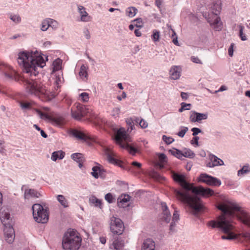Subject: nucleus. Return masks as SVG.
Wrapping results in <instances>:
<instances>
[{"label": "nucleus", "mask_w": 250, "mask_h": 250, "mask_svg": "<svg viewBox=\"0 0 250 250\" xmlns=\"http://www.w3.org/2000/svg\"><path fill=\"white\" fill-rule=\"evenodd\" d=\"M222 214L218 216L216 221L212 220L208 222V226L212 228H218L224 233L221 236L223 240H233L239 236L250 241V232L244 231L236 234L233 230L235 226L232 224L231 218L236 217L244 224L250 227V213L240 207L236 202L228 199H225L217 206Z\"/></svg>", "instance_id": "1"}, {"label": "nucleus", "mask_w": 250, "mask_h": 250, "mask_svg": "<svg viewBox=\"0 0 250 250\" xmlns=\"http://www.w3.org/2000/svg\"><path fill=\"white\" fill-rule=\"evenodd\" d=\"M172 177L174 180L178 182L183 188L182 190H174L176 198L188 206L193 210V214L203 210L204 209V206L202 202L196 195H190V191H191L196 195L208 197L214 194V191L210 188H205L201 186L194 187L192 184L186 181L185 176L182 174L173 173Z\"/></svg>", "instance_id": "2"}, {"label": "nucleus", "mask_w": 250, "mask_h": 250, "mask_svg": "<svg viewBox=\"0 0 250 250\" xmlns=\"http://www.w3.org/2000/svg\"><path fill=\"white\" fill-rule=\"evenodd\" d=\"M0 70L7 80L18 81L22 84L27 92L37 96H43L45 100L50 101L56 95L55 91H50L39 81L32 78L28 79L27 76L21 77L10 65L2 63Z\"/></svg>", "instance_id": "3"}, {"label": "nucleus", "mask_w": 250, "mask_h": 250, "mask_svg": "<svg viewBox=\"0 0 250 250\" xmlns=\"http://www.w3.org/2000/svg\"><path fill=\"white\" fill-rule=\"evenodd\" d=\"M17 61L24 72L31 77L37 76L39 73V68L45 65L43 58L38 51L20 52Z\"/></svg>", "instance_id": "4"}, {"label": "nucleus", "mask_w": 250, "mask_h": 250, "mask_svg": "<svg viewBox=\"0 0 250 250\" xmlns=\"http://www.w3.org/2000/svg\"><path fill=\"white\" fill-rule=\"evenodd\" d=\"M82 238L74 229H69L63 235L62 247L65 250H78L81 246Z\"/></svg>", "instance_id": "5"}, {"label": "nucleus", "mask_w": 250, "mask_h": 250, "mask_svg": "<svg viewBox=\"0 0 250 250\" xmlns=\"http://www.w3.org/2000/svg\"><path fill=\"white\" fill-rule=\"evenodd\" d=\"M115 139L117 145L121 148L126 149L130 154L134 155L137 152L136 144H129L132 142V139L124 128L121 127L117 130Z\"/></svg>", "instance_id": "6"}, {"label": "nucleus", "mask_w": 250, "mask_h": 250, "mask_svg": "<svg viewBox=\"0 0 250 250\" xmlns=\"http://www.w3.org/2000/svg\"><path fill=\"white\" fill-rule=\"evenodd\" d=\"M220 10L221 7L219 4H214L213 6L211 13L208 14V17L206 13L203 15L207 19L210 25L216 31H220L222 29V22L220 17L217 16Z\"/></svg>", "instance_id": "7"}, {"label": "nucleus", "mask_w": 250, "mask_h": 250, "mask_svg": "<svg viewBox=\"0 0 250 250\" xmlns=\"http://www.w3.org/2000/svg\"><path fill=\"white\" fill-rule=\"evenodd\" d=\"M32 209L34 219L37 222L43 224L48 221L49 217L48 210L44 209L40 204H34Z\"/></svg>", "instance_id": "8"}, {"label": "nucleus", "mask_w": 250, "mask_h": 250, "mask_svg": "<svg viewBox=\"0 0 250 250\" xmlns=\"http://www.w3.org/2000/svg\"><path fill=\"white\" fill-rule=\"evenodd\" d=\"M92 110L85 106L76 103L71 109L72 117L77 120H80L85 116L91 115Z\"/></svg>", "instance_id": "9"}, {"label": "nucleus", "mask_w": 250, "mask_h": 250, "mask_svg": "<svg viewBox=\"0 0 250 250\" xmlns=\"http://www.w3.org/2000/svg\"><path fill=\"white\" fill-rule=\"evenodd\" d=\"M124 229V226L122 220L114 216L110 218V230L112 233L120 235Z\"/></svg>", "instance_id": "10"}, {"label": "nucleus", "mask_w": 250, "mask_h": 250, "mask_svg": "<svg viewBox=\"0 0 250 250\" xmlns=\"http://www.w3.org/2000/svg\"><path fill=\"white\" fill-rule=\"evenodd\" d=\"M198 181L206 183L208 186L219 187L221 184V181L219 179L208 175L206 173H202L198 178Z\"/></svg>", "instance_id": "11"}, {"label": "nucleus", "mask_w": 250, "mask_h": 250, "mask_svg": "<svg viewBox=\"0 0 250 250\" xmlns=\"http://www.w3.org/2000/svg\"><path fill=\"white\" fill-rule=\"evenodd\" d=\"M69 134L75 137L76 139L83 142H87L92 140L91 137L86 133L76 129H71L69 130Z\"/></svg>", "instance_id": "12"}, {"label": "nucleus", "mask_w": 250, "mask_h": 250, "mask_svg": "<svg viewBox=\"0 0 250 250\" xmlns=\"http://www.w3.org/2000/svg\"><path fill=\"white\" fill-rule=\"evenodd\" d=\"M208 118V113L197 112L194 110H191L189 112V120L191 123H201L203 120H207Z\"/></svg>", "instance_id": "13"}, {"label": "nucleus", "mask_w": 250, "mask_h": 250, "mask_svg": "<svg viewBox=\"0 0 250 250\" xmlns=\"http://www.w3.org/2000/svg\"><path fill=\"white\" fill-rule=\"evenodd\" d=\"M4 234L6 241L9 243H12L15 238V231L13 228L12 223H8L3 225Z\"/></svg>", "instance_id": "14"}, {"label": "nucleus", "mask_w": 250, "mask_h": 250, "mask_svg": "<svg viewBox=\"0 0 250 250\" xmlns=\"http://www.w3.org/2000/svg\"><path fill=\"white\" fill-rule=\"evenodd\" d=\"M162 213L161 214V219L162 221L168 223L170 222L171 215L166 203H161Z\"/></svg>", "instance_id": "15"}, {"label": "nucleus", "mask_w": 250, "mask_h": 250, "mask_svg": "<svg viewBox=\"0 0 250 250\" xmlns=\"http://www.w3.org/2000/svg\"><path fill=\"white\" fill-rule=\"evenodd\" d=\"M209 159L210 162L207 164V167H214L224 165V163L222 160L213 154H210L209 155Z\"/></svg>", "instance_id": "16"}, {"label": "nucleus", "mask_w": 250, "mask_h": 250, "mask_svg": "<svg viewBox=\"0 0 250 250\" xmlns=\"http://www.w3.org/2000/svg\"><path fill=\"white\" fill-rule=\"evenodd\" d=\"M0 219L3 225H6L8 223H12L8 209L2 208L0 209Z\"/></svg>", "instance_id": "17"}, {"label": "nucleus", "mask_w": 250, "mask_h": 250, "mask_svg": "<svg viewBox=\"0 0 250 250\" xmlns=\"http://www.w3.org/2000/svg\"><path fill=\"white\" fill-rule=\"evenodd\" d=\"M88 69L89 67L87 64H83L81 66L78 74L79 79L84 82L87 81L88 79Z\"/></svg>", "instance_id": "18"}, {"label": "nucleus", "mask_w": 250, "mask_h": 250, "mask_svg": "<svg viewBox=\"0 0 250 250\" xmlns=\"http://www.w3.org/2000/svg\"><path fill=\"white\" fill-rule=\"evenodd\" d=\"M78 11L81 16V21L83 22H88L91 20V17L86 11L85 8L82 5H78Z\"/></svg>", "instance_id": "19"}, {"label": "nucleus", "mask_w": 250, "mask_h": 250, "mask_svg": "<svg viewBox=\"0 0 250 250\" xmlns=\"http://www.w3.org/2000/svg\"><path fill=\"white\" fill-rule=\"evenodd\" d=\"M41 194L34 189H25L24 192V197L25 200H29L33 198H39Z\"/></svg>", "instance_id": "20"}, {"label": "nucleus", "mask_w": 250, "mask_h": 250, "mask_svg": "<svg viewBox=\"0 0 250 250\" xmlns=\"http://www.w3.org/2000/svg\"><path fill=\"white\" fill-rule=\"evenodd\" d=\"M105 154L106 156L108 161L110 163L121 167L120 164L121 162L119 161L114 157L115 154L112 151L109 149H106L105 151Z\"/></svg>", "instance_id": "21"}, {"label": "nucleus", "mask_w": 250, "mask_h": 250, "mask_svg": "<svg viewBox=\"0 0 250 250\" xmlns=\"http://www.w3.org/2000/svg\"><path fill=\"white\" fill-rule=\"evenodd\" d=\"M91 175L96 179L99 177L104 178L105 177V171L100 166H94L92 168Z\"/></svg>", "instance_id": "22"}, {"label": "nucleus", "mask_w": 250, "mask_h": 250, "mask_svg": "<svg viewBox=\"0 0 250 250\" xmlns=\"http://www.w3.org/2000/svg\"><path fill=\"white\" fill-rule=\"evenodd\" d=\"M182 69L179 66H172L169 71L170 78L173 80L179 79L181 74Z\"/></svg>", "instance_id": "23"}, {"label": "nucleus", "mask_w": 250, "mask_h": 250, "mask_svg": "<svg viewBox=\"0 0 250 250\" xmlns=\"http://www.w3.org/2000/svg\"><path fill=\"white\" fill-rule=\"evenodd\" d=\"M155 244L154 241L151 239L145 240L142 246V250H155Z\"/></svg>", "instance_id": "24"}, {"label": "nucleus", "mask_w": 250, "mask_h": 250, "mask_svg": "<svg viewBox=\"0 0 250 250\" xmlns=\"http://www.w3.org/2000/svg\"><path fill=\"white\" fill-rule=\"evenodd\" d=\"M51 124L59 127L62 126L64 125L65 121L64 117L62 116H56L52 117L50 119Z\"/></svg>", "instance_id": "25"}, {"label": "nucleus", "mask_w": 250, "mask_h": 250, "mask_svg": "<svg viewBox=\"0 0 250 250\" xmlns=\"http://www.w3.org/2000/svg\"><path fill=\"white\" fill-rule=\"evenodd\" d=\"M124 247V242L121 238L117 237L115 239L110 248L115 250H123Z\"/></svg>", "instance_id": "26"}, {"label": "nucleus", "mask_w": 250, "mask_h": 250, "mask_svg": "<svg viewBox=\"0 0 250 250\" xmlns=\"http://www.w3.org/2000/svg\"><path fill=\"white\" fill-rule=\"evenodd\" d=\"M131 197L127 194L122 195L118 199V205L120 208H125L130 201Z\"/></svg>", "instance_id": "27"}, {"label": "nucleus", "mask_w": 250, "mask_h": 250, "mask_svg": "<svg viewBox=\"0 0 250 250\" xmlns=\"http://www.w3.org/2000/svg\"><path fill=\"white\" fill-rule=\"evenodd\" d=\"M180 219V215L179 211L177 210H175L173 214V217L172 218V222L170 223L169 229L171 231L173 232L174 231V228L176 226V223L178 222Z\"/></svg>", "instance_id": "28"}, {"label": "nucleus", "mask_w": 250, "mask_h": 250, "mask_svg": "<svg viewBox=\"0 0 250 250\" xmlns=\"http://www.w3.org/2000/svg\"><path fill=\"white\" fill-rule=\"evenodd\" d=\"M64 155L65 153L62 150L54 151L52 154L51 159L53 161L55 162L58 159H62L64 158Z\"/></svg>", "instance_id": "29"}, {"label": "nucleus", "mask_w": 250, "mask_h": 250, "mask_svg": "<svg viewBox=\"0 0 250 250\" xmlns=\"http://www.w3.org/2000/svg\"><path fill=\"white\" fill-rule=\"evenodd\" d=\"M168 29L169 31V34H171L170 37L172 39L173 43L177 46H179L180 44L178 41V38L176 35V32L174 31L173 29H172L170 26H168Z\"/></svg>", "instance_id": "30"}, {"label": "nucleus", "mask_w": 250, "mask_h": 250, "mask_svg": "<svg viewBox=\"0 0 250 250\" xmlns=\"http://www.w3.org/2000/svg\"><path fill=\"white\" fill-rule=\"evenodd\" d=\"M138 12L137 9L133 6L127 7L125 9V14L129 18L134 17Z\"/></svg>", "instance_id": "31"}, {"label": "nucleus", "mask_w": 250, "mask_h": 250, "mask_svg": "<svg viewBox=\"0 0 250 250\" xmlns=\"http://www.w3.org/2000/svg\"><path fill=\"white\" fill-rule=\"evenodd\" d=\"M57 201L63 207L67 208L69 206V203L65 197L62 195H58L57 196Z\"/></svg>", "instance_id": "32"}, {"label": "nucleus", "mask_w": 250, "mask_h": 250, "mask_svg": "<svg viewBox=\"0 0 250 250\" xmlns=\"http://www.w3.org/2000/svg\"><path fill=\"white\" fill-rule=\"evenodd\" d=\"M62 60L59 58L56 59L53 62V72L62 69Z\"/></svg>", "instance_id": "33"}, {"label": "nucleus", "mask_w": 250, "mask_h": 250, "mask_svg": "<svg viewBox=\"0 0 250 250\" xmlns=\"http://www.w3.org/2000/svg\"><path fill=\"white\" fill-rule=\"evenodd\" d=\"M71 158L76 162H83L84 161L83 155L80 153H74L72 154Z\"/></svg>", "instance_id": "34"}, {"label": "nucleus", "mask_w": 250, "mask_h": 250, "mask_svg": "<svg viewBox=\"0 0 250 250\" xmlns=\"http://www.w3.org/2000/svg\"><path fill=\"white\" fill-rule=\"evenodd\" d=\"M90 203L95 207H99V208H102V202L101 201L98 199H97L95 196H92L89 198Z\"/></svg>", "instance_id": "35"}, {"label": "nucleus", "mask_w": 250, "mask_h": 250, "mask_svg": "<svg viewBox=\"0 0 250 250\" xmlns=\"http://www.w3.org/2000/svg\"><path fill=\"white\" fill-rule=\"evenodd\" d=\"M48 21L49 27L53 30H56L59 28L60 24L57 21L53 19L48 18Z\"/></svg>", "instance_id": "36"}, {"label": "nucleus", "mask_w": 250, "mask_h": 250, "mask_svg": "<svg viewBox=\"0 0 250 250\" xmlns=\"http://www.w3.org/2000/svg\"><path fill=\"white\" fill-rule=\"evenodd\" d=\"M169 151L172 155L176 157L178 159H182L183 157L182 152L177 149L173 148L172 149H170Z\"/></svg>", "instance_id": "37"}, {"label": "nucleus", "mask_w": 250, "mask_h": 250, "mask_svg": "<svg viewBox=\"0 0 250 250\" xmlns=\"http://www.w3.org/2000/svg\"><path fill=\"white\" fill-rule=\"evenodd\" d=\"M180 131L176 134L179 137L183 138L188 131V128L187 126H181L180 127Z\"/></svg>", "instance_id": "38"}, {"label": "nucleus", "mask_w": 250, "mask_h": 250, "mask_svg": "<svg viewBox=\"0 0 250 250\" xmlns=\"http://www.w3.org/2000/svg\"><path fill=\"white\" fill-rule=\"evenodd\" d=\"M183 156L188 158H193L195 156L194 153L189 149H185L182 152Z\"/></svg>", "instance_id": "39"}, {"label": "nucleus", "mask_w": 250, "mask_h": 250, "mask_svg": "<svg viewBox=\"0 0 250 250\" xmlns=\"http://www.w3.org/2000/svg\"><path fill=\"white\" fill-rule=\"evenodd\" d=\"M160 32L157 30H153V34L151 35V39L154 42H159L160 40Z\"/></svg>", "instance_id": "40"}, {"label": "nucleus", "mask_w": 250, "mask_h": 250, "mask_svg": "<svg viewBox=\"0 0 250 250\" xmlns=\"http://www.w3.org/2000/svg\"><path fill=\"white\" fill-rule=\"evenodd\" d=\"M49 28L48 18L43 20L41 24V29L42 31H46Z\"/></svg>", "instance_id": "41"}, {"label": "nucleus", "mask_w": 250, "mask_h": 250, "mask_svg": "<svg viewBox=\"0 0 250 250\" xmlns=\"http://www.w3.org/2000/svg\"><path fill=\"white\" fill-rule=\"evenodd\" d=\"M181 105V107L179 109V112H182L184 110H190L191 107L190 104H187L184 102L182 103Z\"/></svg>", "instance_id": "42"}, {"label": "nucleus", "mask_w": 250, "mask_h": 250, "mask_svg": "<svg viewBox=\"0 0 250 250\" xmlns=\"http://www.w3.org/2000/svg\"><path fill=\"white\" fill-rule=\"evenodd\" d=\"M80 100L83 102H87L89 101V94L86 92H83L79 95Z\"/></svg>", "instance_id": "43"}, {"label": "nucleus", "mask_w": 250, "mask_h": 250, "mask_svg": "<svg viewBox=\"0 0 250 250\" xmlns=\"http://www.w3.org/2000/svg\"><path fill=\"white\" fill-rule=\"evenodd\" d=\"M238 27L239 28V36L241 39L243 41H246L247 40V38L246 35L243 33V30L244 28V26L240 24L238 25Z\"/></svg>", "instance_id": "44"}, {"label": "nucleus", "mask_w": 250, "mask_h": 250, "mask_svg": "<svg viewBox=\"0 0 250 250\" xmlns=\"http://www.w3.org/2000/svg\"><path fill=\"white\" fill-rule=\"evenodd\" d=\"M20 105L21 109L23 110L30 109L31 107V104L28 102H21L20 103Z\"/></svg>", "instance_id": "45"}, {"label": "nucleus", "mask_w": 250, "mask_h": 250, "mask_svg": "<svg viewBox=\"0 0 250 250\" xmlns=\"http://www.w3.org/2000/svg\"><path fill=\"white\" fill-rule=\"evenodd\" d=\"M135 121L136 123H139L140 126L142 128H146L148 126L147 123L144 119L140 120L139 118H137Z\"/></svg>", "instance_id": "46"}, {"label": "nucleus", "mask_w": 250, "mask_h": 250, "mask_svg": "<svg viewBox=\"0 0 250 250\" xmlns=\"http://www.w3.org/2000/svg\"><path fill=\"white\" fill-rule=\"evenodd\" d=\"M120 113V108L119 107H114L111 111V116L114 118L119 117Z\"/></svg>", "instance_id": "47"}, {"label": "nucleus", "mask_w": 250, "mask_h": 250, "mask_svg": "<svg viewBox=\"0 0 250 250\" xmlns=\"http://www.w3.org/2000/svg\"><path fill=\"white\" fill-rule=\"evenodd\" d=\"M250 171V168L248 166H245L238 171V175H243Z\"/></svg>", "instance_id": "48"}, {"label": "nucleus", "mask_w": 250, "mask_h": 250, "mask_svg": "<svg viewBox=\"0 0 250 250\" xmlns=\"http://www.w3.org/2000/svg\"><path fill=\"white\" fill-rule=\"evenodd\" d=\"M10 19L14 22L18 23L21 21V18L19 15H10Z\"/></svg>", "instance_id": "49"}, {"label": "nucleus", "mask_w": 250, "mask_h": 250, "mask_svg": "<svg viewBox=\"0 0 250 250\" xmlns=\"http://www.w3.org/2000/svg\"><path fill=\"white\" fill-rule=\"evenodd\" d=\"M162 139L167 145L171 144L174 141V139L172 137H168L166 135H163Z\"/></svg>", "instance_id": "50"}, {"label": "nucleus", "mask_w": 250, "mask_h": 250, "mask_svg": "<svg viewBox=\"0 0 250 250\" xmlns=\"http://www.w3.org/2000/svg\"><path fill=\"white\" fill-rule=\"evenodd\" d=\"M132 22H136L135 26L137 27L142 28L143 26V22L141 18L136 19Z\"/></svg>", "instance_id": "51"}, {"label": "nucleus", "mask_w": 250, "mask_h": 250, "mask_svg": "<svg viewBox=\"0 0 250 250\" xmlns=\"http://www.w3.org/2000/svg\"><path fill=\"white\" fill-rule=\"evenodd\" d=\"M105 199L109 203H111L114 202L115 200L114 198L111 193H108L105 195Z\"/></svg>", "instance_id": "52"}, {"label": "nucleus", "mask_w": 250, "mask_h": 250, "mask_svg": "<svg viewBox=\"0 0 250 250\" xmlns=\"http://www.w3.org/2000/svg\"><path fill=\"white\" fill-rule=\"evenodd\" d=\"M36 112L37 114L40 116V117L42 119L48 118V115L47 114L42 112L40 110L37 109Z\"/></svg>", "instance_id": "53"}, {"label": "nucleus", "mask_w": 250, "mask_h": 250, "mask_svg": "<svg viewBox=\"0 0 250 250\" xmlns=\"http://www.w3.org/2000/svg\"><path fill=\"white\" fill-rule=\"evenodd\" d=\"M191 130L192 132V135L194 137L202 132L201 129L197 127H193Z\"/></svg>", "instance_id": "54"}, {"label": "nucleus", "mask_w": 250, "mask_h": 250, "mask_svg": "<svg viewBox=\"0 0 250 250\" xmlns=\"http://www.w3.org/2000/svg\"><path fill=\"white\" fill-rule=\"evenodd\" d=\"M159 161L161 163H164L166 161L167 156L164 153H159L158 155Z\"/></svg>", "instance_id": "55"}, {"label": "nucleus", "mask_w": 250, "mask_h": 250, "mask_svg": "<svg viewBox=\"0 0 250 250\" xmlns=\"http://www.w3.org/2000/svg\"><path fill=\"white\" fill-rule=\"evenodd\" d=\"M199 137L198 136H195L192 138V139L191 140L190 143L192 145H195L196 146H199Z\"/></svg>", "instance_id": "56"}, {"label": "nucleus", "mask_w": 250, "mask_h": 250, "mask_svg": "<svg viewBox=\"0 0 250 250\" xmlns=\"http://www.w3.org/2000/svg\"><path fill=\"white\" fill-rule=\"evenodd\" d=\"M5 151V146L4 145V142L0 140V153H3Z\"/></svg>", "instance_id": "57"}, {"label": "nucleus", "mask_w": 250, "mask_h": 250, "mask_svg": "<svg viewBox=\"0 0 250 250\" xmlns=\"http://www.w3.org/2000/svg\"><path fill=\"white\" fill-rule=\"evenodd\" d=\"M191 60L192 61V62L196 63H199V64L202 63L201 61L200 60V59L198 57L192 56L191 57Z\"/></svg>", "instance_id": "58"}, {"label": "nucleus", "mask_w": 250, "mask_h": 250, "mask_svg": "<svg viewBox=\"0 0 250 250\" xmlns=\"http://www.w3.org/2000/svg\"><path fill=\"white\" fill-rule=\"evenodd\" d=\"M83 34L85 37V38L87 39V40H88L90 38V32L89 31H88V30L87 29H85L83 30Z\"/></svg>", "instance_id": "59"}, {"label": "nucleus", "mask_w": 250, "mask_h": 250, "mask_svg": "<svg viewBox=\"0 0 250 250\" xmlns=\"http://www.w3.org/2000/svg\"><path fill=\"white\" fill-rule=\"evenodd\" d=\"M233 47H234V44L231 43L228 49L229 55L230 57H232L233 54Z\"/></svg>", "instance_id": "60"}, {"label": "nucleus", "mask_w": 250, "mask_h": 250, "mask_svg": "<svg viewBox=\"0 0 250 250\" xmlns=\"http://www.w3.org/2000/svg\"><path fill=\"white\" fill-rule=\"evenodd\" d=\"M55 82L56 83V87H55V89H56V88L57 89H58L59 87H60V86H59V83H61V77L59 76H57L56 77V80L55 81Z\"/></svg>", "instance_id": "61"}, {"label": "nucleus", "mask_w": 250, "mask_h": 250, "mask_svg": "<svg viewBox=\"0 0 250 250\" xmlns=\"http://www.w3.org/2000/svg\"><path fill=\"white\" fill-rule=\"evenodd\" d=\"M227 89L228 88L227 86H226L225 85H222L218 90L215 91L214 93H217L219 92H222L225 90H227Z\"/></svg>", "instance_id": "62"}, {"label": "nucleus", "mask_w": 250, "mask_h": 250, "mask_svg": "<svg viewBox=\"0 0 250 250\" xmlns=\"http://www.w3.org/2000/svg\"><path fill=\"white\" fill-rule=\"evenodd\" d=\"M155 5L159 8H160L162 4V0H155Z\"/></svg>", "instance_id": "63"}, {"label": "nucleus", "mask_w": 250, "mask_h": 250, "mask_svg": "<svg viewBox=\"0 0 250 250\" xmlns=\"http://www.w3.org/2000/svg\"><path fill=\"white\" fill-rule=\"evenodd\" d=\"M181 98L183 99V100H187L188 98V95L187 93H185V92H181Z\"/></svg>", "instance_id": "64"}]
</instances>
